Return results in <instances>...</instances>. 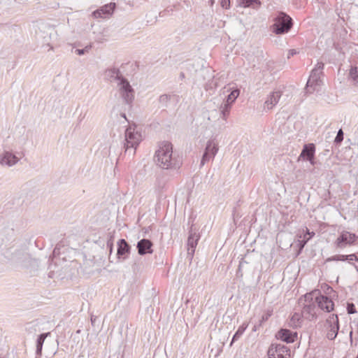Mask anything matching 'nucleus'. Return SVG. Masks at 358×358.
Wrapping results in <instances>:
<instances>
[{
	"instance_id": "c9c22d12",
	"label": "nucleus",
	"mask_w": 358,
	"mask_h": 358,
	"mask_svg": "<svg viewBox=\"0 0 358 358\" xmlns=\"http://www.w3.org/2000/svg\"><path fill=\"white\" fill-rule=\"evenodd\" d=\"M221 6L223 8L229 9L230 8V0H222Z\"/></svg>"
},
{
	"instance_id": "e433bc0d",
	"label": "nucleus",
	"mask_w": 358,
	"mask_h": 358,
	"mask_svg": "<svg viewBox=\"0 0 358 358\" xmlns=\"http://www.w3.org/2000/svg\"><path fill=\"white\" fill-rule=\"evenodd\" d=\"M296 54V51L295 50H290L288 53V58H289L291 56H293Z\"/></svg>"
},
{
	"instance_id": "473e14b6",
	"label": "nucleus",
	"mask_w": 358,
	"mask_h": 358,
	"mask_svg": "<svg viewBox=\"0 0 358 358\" xmlns=\"http://www.w3.org/2000/svg\"><path fill=\"white\" fill-rule=\"evenodd\" d=\"M324 64L322 62H318L317 64L315 65V67L313 69V70L322 73V70L324 69Z\"/></svg>"
},
{
	"instance_id": "2f4dec72",
	"label": "nucleus",
	"mask_w": 358,
	"mask_h": 358,
	"mask_svg": "<svg viewBox=\"0 0 358 358\" xmlns=\"http://www.w3.org/2000/svg\"><path fill=\"white\" fill-rule=\"evenodd\" d=\"M343 131L341 129L338 130L337 132V135L334 139V143L336 144H340L343 141Z\"/></svg>"
},
{
	"instance_id": "0eeeda50",
	"label": "nucleus",
	"mask_w": 358,
	"mask_h": 358,
	"mask_svg": "<svg viewBox=\"0 0 358 358\" xmlns=\"http://www.w3.org/2000/svg\"><path fill=\"white\" fill-rule=\"evenodd\" d=\"M327 338L329 340H334L338 333L339 322L337 315L332 314L326 320Z\"/></svg>"
},
{
	"instance_id": "9b49d317",
	"label": "nucleus",
	"mask_w": 358,
	"mask_h": 358,
	"mask_svg": "<svg viewBox=\"0 0 358 358\" xmlns=\"http://www.w3.org/2000/svg\"><path fill=\"white\" fill-rule=\"evenodd\" d=\"M218 151V145L214 140H209L207 142L205 152L203 155L201 165L203 166L207 162L213 159Z\"/></svg>"
},
{
	"instance_id": "4c0bfd02",
	"label": "nucleus",
	"mask_w": 358,
	"mask_h": 358,
	"mask_svg": "<svg viewBox=\"0 0 358 358\" xmlns=\"http://www.w3.org/2000/svg\"><path fill=\"white\" fill-rule=\"evenodd\" d=\"M28 0H15V1H17V3H25L26 1H27Z\"/></svg>"
},
{
	"instance_id": "5701e85b",
	"label": "nucleus",
	"mask_w": 358,
	"mask_h": 358,
	"mask_svg": "<svg viewBox=\"0 0 358 358\" xmlns=\"http://www.w3.org/2000/svg\"><path fill=\"white\" fill-rule=\"evenodd\" d=\"M50 334V333H45L40 334L36 339V357L41 356L43 345L44 343L45 339Z\"/></svg>"
},
{
	"instance_id": "7ed1b4c3",
	"label": "nucleus",
	"mask_w": 358,
	"mask_h": 358,
	"mask_svg": "<svg viewBox=\"0 0 358 358\" xmlns=\"http://www.w3.org/2000/svg\"><path fill=\"white\" fill-rule=\"evenodd\" d=\"M3 255L13 264L24 268L31 266L34 260L27 249L19 245H13L7 248L3 252Z\"/></svg>"
},
{
	"instance_id": "a18cd8bd",
	"label": "nucleus",
	"mask_w": 358,
	"mask_h": 358,
	"mask_svg": "<svg viewBox=\"0 0 358 358\" xmlns=\"http://www.w3.org/2000/svg\"><path fill=\"white\" fill-rule=\"evenodd\" d=\"M0 358H6V357H0Z\"/></svg>"
},
{
	"instance_id": "79ce46f5",
	"label": "nucleus",
	"mask_w": 358,
	"mask_h": 358,
	"mask_svg": "<svg viewBox=\"0 0 358 358\" xmlns=\"http://www.w3.org/2000/svg\"><path fill=\"white\" fill-rule=\"evenodd\" d=\"M328 289H330L331 291H333V289H332V288L331 287H329Z\"/></svg>"
},
{
	"instance_id": "49530a36",
	"label": "nucleus",
	"mask_w": 358,
	"mask_h": 358,
	"mask_svg": "<svg viewBox=\"0 0 358 358\" xmlns=\"http://www.w3.org/2000/svg\"><path fill=\"white\" fill-rule=\"evenodd\" d=\"M357 358H358V357Z\"/></svg>"
},
{
	"instance_id": "4be33fe9",
	"label": "nucleus",
	"mask_w": 358,
	"mask_h": 358,
	"mask_svg": "<svg viewBox=\"0 0 358 358\" xmlns=\"http://www.w3.org/2000/svg\"><path fill=\"white\" fill-rule=\"evenodd\" d=\"M348 79L354 85H358V65H352L350 66Z\"/></svg>"
},
{
	"instance_id": "a878e982",
	"label": "nucleus",
	"mask_w": 358,
	"mask_h": 358,
	"mask_svg": "<svg viewBox=\"0 0 358 358\" xmlns=\"http://www.w3.org/2000/svg\"><path fill=\"white\" fill-rule=\"evenodd\" d=\"M248 327V324L243 323L242 324L236 331L234 335L233 336L231 343L237 341L245 332V329Z\"/></svg>"
},
{
	"instance_id": "f704fd0d",
	"label": "nucleus",
	"mask_w": 358,
	"mask_h": 358,
	"mask_svg": "<svg viewBox=\"0 0 358 358\" xmlns=\"http://www.w3.org/2000/svg\"><path fill=\"white\" fill-rule=\"evenodd\" d=\"M91 48V46H86L85 48L83 49H77L76 50V52H77L78 55H84L85 52H87Z\"/></svg>"
},
{
	"instance_id": "393cba45",
	"label": "nucleus",
	"mask_w": 358,
	"mask_h": 358,
	"mask_svg": "<svg viewBox=\"0 0 358 358\" xmlns=\"http://www.w3.org/2000/svg\"><path fill=\"white\" fill-rule=\"evenodd\" d=\"M239 4L243 7H252L257 8L261 3L259 0H238Z\"/></svg>"
},
{
	"instance_id": "39448f33",
	"label": "nucleus",
	"mask_w": 358,
	"mask_h": 358,
	"mask_svg": "<svg viewBox=\"0 0 358 358\" xmlns=\"http://www.w3.org/2000/svg\"><path fill=\"white\" fill-rule=\"evenodd\" d=\"M274 23L271 27L273 33L277 35L288 33L293 26L292 17L284 12H278L273 18Z\"/></svg>"
},
{
	"instance_id": "72a5a7b5",
	"label": "nucleus",
	"mask_w": 358,
	"mask_h": 358,
	"mask_svg": "<svg viewBox=\"0 0 358 358\" xmlns=\"http://www.w3.org/2000/svg\"><path fill=\"white\" fill-rule=\"evenodd\" d=\"M347 310L348 314H353L356 313L355 306L353 303H348Z\"/></svg>"
},
{
	"instance_id": "ea45409f",
	"label": "nucleus",
	"mask_w": 358,
	"mask_h": 358,
	"mask_svg": "<svg viewBox=\"0 0 358 358\" xmlns=\"http://www.w3.org/2000/svg\"><path fill=\"white\" fill-rule=\"evenodd\" d=\"M57 253V247H56L53 250V254L56 255Z\"/></svg>"
},
{
	"instance_id": "423d86ee",
	"label": "nucleus",
	"mask_w": 358,
	"mask_h": 358,
	"mask_svg": "<svg viewBox=\"0 0 358 358\" xmlns=\"http://www.w3.org/2000/svg\"><path fill=\"white\" fill-rule=\"evenodd\" d=\"M318 294V289H315L304 296V303L301 311L302 316L309 320L316 319L317 317L318 307L315 300V294Z\"/></svg>"
},
{
	"instance_id": "cd10ccee",
	"label": "nucleus",
	"mask_w": 358,
	"mask_h": 358,
	"mask_svg": "<svg viewBox=\"0 0 358 358\" xmlns=\"http://www.w3.org/2000/svg\"><path fill=\"white\" fill-rule=\"evenodd\" d=\"M239 94L240 90L238 89L232 90L231 93L227 96L226 102L232 104L239 96Z\"/></svg>"
},
{
	"instance_id": "b1692460",
	"label": "nucleus",
	"mask_w": 358,
	"mask_h": 358,
	"mask_svg": "<svg viewBox=\"0 0 358 358\" xmlns=\"http://www.w3.org/2000/svg\"><path fill=\"white\" fill-rule=\"evenodd\" d=\"M302 317L303 316L301 313H294L289 321L290 327L295 329L301 327L303 322Z\"/></svg>"
},
{
	"instance_id": "2eb2a0df",
	"label": "nucleus",
	"mask_w": 358,
	"mask_h": 358,
	"mask_svg": "<svg viewBox=\"0 0 358 358\" xmlns=\"http://www.w3.org/2000/svg\"><path fill=\"white\" fill-rule=\"evenodd\" d=\"M115 8V3H110L101 6L94 11L92 14L95 18H108L113 14Z\"/></svg>"
},
{
	"instance_id": "412c9836",
	"label": "nucleus",
	"mask_w": 358,
	"mask_h": 358,
	"mask_svg": "<svg viewBox=\"0 0 358 358\" xmlns=\"http://www.w3.org/2000/svg\"><path fill=\"white\" fill-rule=\"evenodd\" d=\"M337 262V261H341L345 262L348 261L349 263H351L352 261H358V257L356 256L355 254H351L348 255H336L334 256H331L330 257H328L325 262Z\"/></svg>"
},
{
	"instance_id": "c756f323",
	"label": "nucleus",
	"mask_w": 358,
	"mask_h": 358,
	"mask_svg": "<svg viewBox=\"0 0 358 358\" xmlns=\"http://www.w3.org/2000/svg\"><path fill=\"white\" fill-rule=\"evenodd\" d=\"M315 236V232L310 231L308 229H306V234L304 235L303 240L300 243V249L301 250L307 242Z\"/></svg>"
},
{
	"instance_id": "f257e3e1",
	"label": "nucleus",
	"mask_w": 358,
	"mask_h": 358,
	"mask_svg": "<svg viewBox=\"0 0 358 358\" xmlns=\"http://www.w3.org/2000/svg\"><path fill=\"white\" fill-rule=\"evenodd\" d=\"M155 160L160 168L171 171L177 172L182 165L180 157L173 154V145L168 141L160 143L155 152Z\"/></svg>"
},
{
	"instance_id": "37998d69",
	"label": "nucleus",
	"mask_w": 358,
	"mask_h": 358,
	"mask_svg": "<svg viewBox=\"0 0 358 358\" xmlns=\"http://www.w3.org/2000/svg\"><path fill=\"white\" fill-rule=\"evenodd\" d=\"M352 331H350V337H352Z\"/></svg>"
},
{
	"instance_id": "dca6fc26",
	"label": "nucleus",
	"mask_w": 358,
	"mask_h": 358,
	"mask_svg": "<svg viewBox=\"0 0 358 358\" xmlns=\"http://www.w3.org/2000/svg\"><path fill=\"white\" fill-rule=\"evenodd\" d=\"M278 339L287 343H293L297 338V333L289 329H281L276 334Z\"/></svg>"
},
{
	"instance_id": "a19ab883",
	"label": "nucleus",
	"mask_w": 358,
	"mask_h": 358,
	"mask_svg": "<svg viewBox=\"0 0 358 358\" xmlns=\"http://www.w3.org/2000/svg\"><path fill=\"white\" fill-rule=\"evenodd\" d=\"M121 116H122L123 118H124V119H126V120H127V117H126V115H125V113H122V114H121Z\"/></svg>"
},
{
	"instance_id": "20e7f679",
	"label": "nucleus",
	"mask_w": 358,
	"mask_h": 358,
	"mask_svg": "<svg viewBox=\"0 0 358 358\" xmlns=\"http://www.w3.org/2000/svg\"><path fill=\"white\" fill-rule=\"evenodd\" d=\"M124 148L125 155L128 153L129 156H134L136 150L142 141L141 131L136 129L135 125H130L125 130Z\"/></svg>"
},
{
	"instance_id": "aec40b11",
	"label": "nucleus",
	"mask_w": 358,
	"mask_h": 358,
	"mask_svg": "<svg viewBox=\"0 0 358 358\" xmlns=\"http://www.w3.org/2000/svg\"><path fill=\"white\" fill-rule=\"evenodd\" d=\"M199 239V236L192 229L189 231V234L187 239V253L188 255H193L195 248L197 245V242Z\"/></svg>"
},
{
	"instance_id": "c03bdc74",
	"label": "nucleus",
	"mask_w": 358,
	"mask_h": 358,
	"mask_svg": "<svg viewBox=\"0 0 358 358\" xmlns=\"http://www.w3.org/2000/svg\"><path fill=\"white\" fill-rule=\"evenodd\" d=\"M242 265V262H240L239 266L241 267Z\"/></svg>"
},
{
	"instance_id": "f03ea898",
	"label": "nucleus",
	"mask_w": 358,
	"mask_h": 358,
	"mask_svg": "<svg viewBox=\"0 0 358 358\" xmlns=\"http://www.w3.org/2000/svg\"><path fill=\"white\" fill-rule=\"evenodd\" d=\"M107 75L110 77V82H115L117 83L120 97L124 103L131 108L134 100L135 92L129 82L122 75L118 69H108Z\"/></svg>"
},
{
	"instance_id": "7c9ffc66",
	"label": "nucleus",
	"mask_w": 358,
	"mask_h": 358,
	"mask_svg": "<svg viewBox=\"0 0 358 358\" xmlns=\"http://www.w3.org/2000/svg\"><path fill=\"white\" fill-rule=\"evenodd\" d=\"M171 99V96L169 94H162L159 97V101L163 106H166L168 102Z\"/></svg>"
},
{
	"instance_id": "bb28decb",
	"label": "nucleus",
	"mask_w": 358,
	"mask_h": 358,
	"mask_svg": "<svg viewBox=\"0 0 358 358\" xmlns=\"http://www.w3.org/2000/svg\"><path fill=\"white\" fill-rule=\"evenodd\" d=\"M115 231H109L107 234L106 246L109 250L110 255L113 252Z\"/></svg>"
},
{
	"instance_id": "a211bd4d",
	"label": "nucleus",
	"mask_w": 358,
	"mask_h": 358,
	"mask_svg": "<svg viewBox=\"0 0 358 358\" xmlns=\"http://www.w3.org/2000/svg\"><path fill=\"white\" fill-rule=\"evenodd\" d=\"M131 246L123 238L117 241V256L118 259H125L130 253Z\"/></svg>"
},
{
	"instance_id": "ddd939ff",
	"label": "nucleus",
	"mask_w": 358,
	"mask_h": 358,
	"mask_svg": "<svg viewBox=\"0 0 358 358\" xmlns=\"http://www.w3.org/2000/svg\"><path fill=\"white\" fill-rule=\"evenodd\" d=\"M20 157L9 150H3L0 153V165L2 166L11 167L20 161Z\"/></svg>"
},
{
	"instance_id": "4468645a",
	"label": "nucleus",
	"mask_w": 358,
	"mask_h": 358,
	"mask_svg": "<svg viewBox=\"0 0 358 358\" xmlns=\"http://www.w3.org/2000/svg\"><path fill=\"white\" fill-rule=\"evenodd\" d=\"M315 300L317 301L318 309L324 310L327 313L334 310V303L333 301L329 297L321 294L320 290H318V294H315Z\"/></svg>"
},
{
	"instance_id": "1a4fd4ad",
	"label": "nucleus",
	"mask_w": 358,
	"mask_h": 358,
	"mask_svg": "<svg viewBox=\"0 0 358 358\" xmlns=\"http://www.w3.org/2000/svg\"><path fill=\"white\" fill-rule=\"evenodd\" d=\"M315 145L313 143L305 144L297 161H308L312 166H315L317 164V162L315 161Z\"/></svg>"
},
{
	"instance_id": "9d476101",
	"label": "nucleus",
	"mask_w": 358,
	"mask_h": 358,
	"mask_svg": "<svg viewBox=\"0 0 358 358\" xmlns=\"http://www.w3.org/2000/svg\"><path fill=\"white\" fill-rule=\"evenodd\" d=\"M269 358H288L289 356V348L282 344H273L268 350Z\"/></svg>"
},
{
	"instance_id": "58836bf2",
	"label": "nucleus",
	"mask_w": 358,
	"mask_h": 358,
	"mask_svg": "<svg viewBox=\"0 0 358 358\" xmlns=\"http://www.w3.org/2000/svg\"><path fill=\"white\" fill-rule=\"evenodd\" d=\"M95 318H94L93 317H91V322H92V324H94V323L95 322Z\"/></svg>"
},
{
	"instance_id": "6ab92c4d",
	"label": "nucleus",
	"mask_w": 358,
	"mask_h": 358,
	"mask_svg": "<svg viewBox=\"0 0 358 358\" xmlns=\"http://www.w3.org/2000/svg\"><path fill=\"white\" fill-rule=\"evenodd\" d=\"M152 243L151 241L143 238L137 243L138 252L140 255H145L146 254H152L153 250L152 249Z\"/></svg>"
},
{
	"instance_id": "c85d7f7f",
	"label": "nucleus",
	"mask_w": 358,
	"mask_h": 358,
	"mask_svg": "<svg viewBox=\"0 0 358 358\" xmlns=\"http://www.w3.org/2000/svg\"><path fill=\"white\" fill-rule=\"evenodd\" d=\"M231 103H229L227 102L223 103L220 106L221 113L222 115L223 118H226V117L229 115L230 109L231 108Z\"/></svg>"
},
{
	"instance_id": "f3484780",
	"label": "nucleus",
	"mask_w": 358,
	"mask_h": 358,
	"mask_svg": "<svg viewBox=\"0 0 358 358\" xmlns=\"http://www.w3.org/2000/svg\"><path fill=\"white\" fill-rule=\"evenodd\" d=\"M281 95L282 94L280 91L271 92L264 103V109L267 110L273 109L278 103Z\"/></svg>"
},
{
	"instance_id": "f8f14e48",
	"label": "nucleus",
	"mask_w": 358,
	"mask_h": 358,
	"mask_svg": "<svg viewBox=\"0 0 358 358\" xmlns=\"http://www.w3.org/2000/svg\"><path fill=\"white\" fill-rule=\"evenodd\" d=\"M355 234L348 231H343L336 240L334 244L336 248H345L348 245H352L356 241Z\"/></svg>"
},
{
	"instance_id": "6e6552de",
	"label": "nucleus",
	"mask_w": 358,
	"mask_h": 358,
	"mask_svg": "<svg viewBox=\"0 0 358 358\" xmlns=\"http://www.w3.org/2000/svg\"><path fill=\"white\" fill-rule=\"evenodd\" d=\"M323 73L312 70L311 73L306 83V90L307 93L311 94L315 91H319L322 84L320 77Z\"/></svg>"
}]
</instances>
